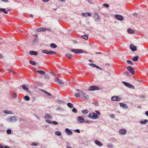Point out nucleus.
<instances>
[{
  "label": "nucleus",
  "instance_id": "864d4df0",
  "mask_svg": "<svg viewBox=\"0 0 148 148\" xmlns=\"http://www.w3.org/2000/svg\"><path fill=\"white\" fill-rule=\"evenodd\" d=\"M95 112L99 115L100 116V112L97 110H96Z\"/></svg>",
  "mask_w": 148,
  "mask_h": 148
},
{
  "label": "nucleus",
  "instance_id": "a878e982",
  "mask_svg": "<svg viewBox=\"0 0 148 148\" xmlns=\"http://www.w3.org/2000/svg\"><path fill=\"white\" fill-rule=\"evenodd\" d=\"M138 56H136L133 58L132 60L133 61H137L138 60Z\"/></svg>",
  "mask_w": 148,
  "mask_h": 148
},
{
  "label": "nucleus",
  "instance_id": "3c124183",
  "mask_svg": "<svg viewBox=\"0 0 148 148\" xmlns=\"http://www.w3.org/2000/svg\"><path fill=\"white\" fill-rule=\"evenodd\" d=\"M38 42V39L37 38H35L33 41V43H36Z\"/></svg>",
  "mask_w": 148,
  "mask_h": 148
},
{
  "label": "nucleus",
  "instance_id": "ddd939ff",
  "mask_svg": "<svg viewBox=\"0 0 148 148\" xmlns=\"http://www.w3.org/2000/svg\"><path fill=\"white\" fill-rule=\"evenodd\" d=\"M77 120L80 123H83L84 121V119L82 116H79L77 118Z\"/></svg>",
  "mask_w": 148,
  "mask_h": 148
},
{
  "label": "nucleus",
  "instance_id": "39448f33",
  "mask_svg": "<svg viewBox=\"0 0 148 148\" xmlns=\"http://www.w3.org/2000/svg\"><path fill=\"white\" fill-rule=\"evenodd\" d=\"M42 52L43 53L48 54H56V52L55 51H48L46 50H43Z\"/></svg>",
  "mask_w": 148,
  "mask_h": 148
},
{
  "label": "nucleus",
  "instance_id": "f3484780",
  "mask_svg": "<svg viewBox=\"0 0 148 148\" xmlns=\"http://www.w3.org/2000/svg\"><path fill=\"white\" fill-rule=\"evenodd\" d=\"M119 105L121 107H122L123 108H128V107L127 105L123 103H120Z\"/></svg>",
  "mask_w": 148,
  "mask_h": 148
},
{
  "label": "nucleus",
  "instance_id": "6e6d98bb",
  "mask_svg": "<svg viewBox=\"0 0 148 148\" xmlns=\"http://www.w3.org/2000/svg\"><path fill=\"white\" fill-rule=\"evenodd\" d=\"M75 131L77 133H80V131L78 129H77L75 130Z\"/></svg>",
  "mask_w": 148,
  "mask_h": 148
},
{
  "label": "nucleus",
  "instance_id": "49530a36",
  "mask_svg": "<svg viewBox=\"0 0 148 148\" xmlns=\"http://www.w3.org/2000/svg\"><path fill=\"white\" fill-rule=\"evenodd\" d=\"M103 6L105 7L108 8L109 7V5L106 3H104L103 5Z\"/></svg>",
  "mask_w": 148,
  "mask_h": 148
},
{
  "label": "nucleus",
  "instance_id": "4be33fe9",
  "mask_svg": "<svg viewBox=\"0 0 148 148\" xmlns=\"http://www.w3.org/2000/svg\"><path fill=\"white\" fill-rule=\"evenodd\" d=\"M95 143L97 145L100 146L103 145V144L98 140H96L95 141Z\"/></svg>",
  "mask_w": 148,
  "mask_h": 148
},
{
  "label": "nucleus",
  "instance_id": "f704fd0d",
  "mask_svg": "<svg viewBox=\"0 0 148 148\" xmlns=\"http://www.w3.org/2000/svg\"><path fill=\"white\" fill-rule=\"evenodd\" d=\"M127 62L128 64L131 65H133L134 64L131 61L128 60L127 61Z\"/></svg>",
  "mask_w": 148,
  "mask_h": 148
},
{
  "label": "nucleus",
  "instance_id": "7c9ffc66",
  "mask_svg": "<svg viewBox=\"0 0 148 148\" xmlns=\"http://www.w3.org/2000/svg\"><path fill=\"white\" fill-rule=\"evenodd\" d=\"M50 46L52 48H55L57 47V45L53 43H52L50 45Z\"/></svg>",
  "mask_w": 148,
  "mask_h": 148
},
{
  "label": "nucleus",
  "instance_id": "de8ad7c7",
  "mask_svg": "<svg viewBox=\"0 0 148 148\" xmlns=\"http://www.w3.org/2000/svg\"><path fill=\"white\" fill-rule=\"evenodd\" d=\"M31 145L32 146H36L37 145H38V144L37 143H31Z\"/></svg>",
  "mask_w": 148,
  "mask_h": 148
},
{
  "label": "nucleus",
  "instance_id": "393cba45",
  "mask_svg": "<svg viewBox=\"0 0 148 148\" xmlns=\"http://www.w3.org/2000/svg\"><path fill=\"white\" fill-rule=\"evenodd\" d=\"M22 88L25 91L28 92H29L28 88L26 87L25 85H23L22 86Z\"/></svg>",
  "mask_w": 148,
  "mask_h": 148
},
{
  "label": "nucleus",
  "instance_id": "69168bd1",
  "mask_svg": "<svg viewBox=\"0 0 148 148\" xmlns=\"http://www.w3.org/2000/svg\"><path fill=\"white\" fill-rule=\"evenodd\" d=\"M115 116L114 115L112 114V118H113Z\"/></svg>",
  "mask_w": 148,
  "mask_h": 148
},
{
  "label": "nucleus",
  "instance_id": "774afa93",
  "mask_svg": "<svg viewBox=\"0 0 148 148\" xmlns=\"http://www.w3.org/2000/svg\"><path fill=\"white\" fill-rule=\"evenodd\" d=\"M66 147L67 148H72L71 147H69L68 146H67Z\"/></svg>",
  "mask_w": 148,
  "mask_h": 148
},
{
  "label": "nucleus",
  "instance_id": "473e14b6",
  "mask_svg": "<svg viewBox=\"0 0 148 148\" xmlns=\"http://www.w3.org/2000/svg\"><path fill=\"white\" fill-rule=\"evenodd\" d=\"M24 99L27 101H28L29 100L30 98L28 96H25L24 97Z\"/></svg>",
  "mask_w": 148,
  "mask_h": 148
},
{
  "label": "nucleus",
  "instance_id": "c03bdc74",
  "mask_svg": "<svg viewBox=\"0 0 148 148\" xmlns=\"http://www.w3.org/2000/svg\"><path fill=\"white\" fill-rule=\"evenodd\" d=\"M72 111L74 113L77 112V110L75 108H73L72 110Z\"/></svg>",
  "mask_w": 148,
  "mask_h": 148
},
{
  "label": "nucleus",
  "instance_id": "9b49d317",
  "mask_svg": "<svg viewBox=\"0 0 148 148\" xmlns=\"http://www.w3.org/2000/svg\"><path fill=\"white\" fill-rule=\"evenodd\" d=\"M121 100V98L118 96H113L112 97V100L113 101H119Z\"/></svg>",
  "mask_w": 148,
  "mask_h": 148
},
{
  "label": "nucleus",
  "instance_id": "4d7b16f0",
  "mask_svg": "<svg viewBox=\"0 0 148 148\" xmlns=\"http://www.w3.org/2000/svg\"><path fill=\"white\" fill-rule=\"evenodd\" d=\"M5 2H8V0H1Z\"/></svg>",
  "mask_w": 148,
  "mask_h": 148
},
{
  "label": "nucleus",
  "instance_id": "603ef678",
  "mask_svg": "<svg viewBox=\"0 0 148 148\" xmlns=\"http://www.w3.org/2000/svg\"><path fill=\"white\" fill-rule=\"evenodd\" d=\"M93 103L96 106H98L99 105L98 103L96 102H93Z\"/></svg>",
  "mask_w": 148,
  "mask_h": 148
},
{
  "label": "nucleus",
  "instance_id": "6e6552de",
  "mask_svg": "<svg viewBox=\"0 0 148 148\" xmlns=\"http://www.w3.org/2000/svg\"><path fill=\"white\" fill-rule=\"evenodd\" d=\"M115 18L118 20L122 21L124 19L123 16L120 15L116 14L115 16Z\"/></svg>",
  "mask_w": 148,
  "mask_h": 148
},
{
  "label": "nucleus",
  "instance_id": "0eeeda50",
  "mask_svg": "<svg viewBox=\"0 0 148 148\" xmlns=\"http://www.w3.org/2000/svg\"><path fill=\"white\" fill-rule=\"evenodd\" d=\"M71 51L75 53H81L83 52V51L82 49H73L71 50Z\"/></svg>",
  "mask_w": 148,
  "mask_h": 148
},
{
  "label": "nucleus",
  "instance_id": "72a5a7b5",
  "mask_svg": "<svg viewBox=\"0 0 148 148\" xmlns=\"http://www.w3.org/2000/svg\"><path fill=\"white\" fill-rule=\"evenodd\" d=\"M67 105L70 108H72L73 107V104L71 103H67Z\"/></svg>",
  "mask_w": 148,
  "mask_h": 148
},
{
  "label": "nucleus",
  "instance_id": "aec40b11",
  "mask_svg": "<svg viewBox=\"0 0 148 148\" xmlns=\"http://www.w3.org/2000/svg\"><path fill=\"white\" fill-rule=\"evenodd\" d=\"M29 53L31 55L36 56L38 54V53L37 52L34 51H31L29 52Z\"/></svg>",
  "mask_w": 148,
  "mask_h": 148
},
{
  "label": "nucleus",
  "instance_id": "dca6fc26",
  "mask_svg": "<svg viewBox=\"0 0 148 148\" xmlns=\"http://www.w3.org/2000/svg\"><path fill=\"white\" fill-rule=\"evenodd\" d=\"M65 130L66 133L67 134L70 135L72 134V132L69 129L66 128L65 129Z\"/></svg>",
  "mask_w": 148,
  "mask_h": 148
},
{
  "label": "nucleus",
  "instance_id": "58836bf2",
  "mask_svg": "<svg viewBox=\"0 0 148 148\" xmlns=\"http://www.w3.org/2000/svg\"><path fill=\"white\" fill-rule=\"evenodd\" d=\"M42 91L45 92L46 94H47L49 96H51V94L50 93L47 92V91L43 90H42Z\"/></svg>",
  "mask_w": 148,
  "mask_h": 148
},
{
  "label": "nucleus",
  "instance_id": "20e7f679",
  "mask_svg": "<svg viewBox=\"0 0 148 148\" xmlns=\"http://www.w3.org/2000/svg\"><path fill=\"white\" fill-rule=\"evenodd\" d=\"M122 83L124 85L129 88L133 89L135 88V87L134 86L124 81L122 82Z\"/></svg>",
  "mask_w": 148,
  "mask_h": 148
},
{
  "label": "nucleus",
  "instance_id": "c9c22d12",
  "mask_svg": "<svg viewBox=\"0 0 148 148\" xmlns=\"http://www.w3.org/2000/svg\"><path fill=\"white\" fill-rule=\"evenodd\" d=\"M123 73L125 75L127 76H130V73L128 72H124Z\"/></svg>",
  "mask_w": 148,
  "mask_h": 148
},
{
  "label": "nucleus",
  "instance_id": "412c9836",
  "mask_svg": "<svg viewBox=\"0 0 148 148\" xmlns=\"http://www.w3.org/2000/svg\"><path fill=\"white\" fill-rule=\"evenodd\" d=\"M45 119L48 118L50 119H52V117L50 114H45Z\"/></svg>",
  "mask_w": 148,
  "mask_h": 148
},
{
  "label": "nucleus",
  "instance_id": "423d86ee",
  "mask_svg": "<svg viewBox=\"0 0 148 148\" xmlns=\"http://www.w3.org/2000/svg\"><path fill=\"white\" fill-rule=\"evenodd\" d=\"M127 69L132 74H135V71L134 69L130 66H128L127 67Z\"/></svg>",
  "mask_w": 148,
  "mask_h": 148
},
{
  "label": "nucleus",
  "instance_id": "09e8293b",
  "mask_svg": "<svg viewBox=\"0 0 148 148\" xmlns=\"http://www.w3.org/2000/svg\"><path fill=\"white\" fill-rule=\"evenodd\" d=\"M57 101L58 103H64V102L61 100H58Z\"/></svg>",
  "mask_w": 148,
  "mask_h": 148
},
{
  "label": "nucleus",
  "instance_id": "13d9d810",
  "mask_svg": "<svg viewBox=\"0 0 148 148\" xmlns=\"http://www.w3.org/2000/svg\"><path fill=\"white\" fill-rule=\"evenodd\" d=\"M3 148H10L9 147V146H3Z\"/></svg>",
  "mask_w": 148,
  "mask_h": 148
},
{
  "label": "nucleus",
  "instance_id": "b1692460",
  "mask_svg": "<svg viewBox=\"0 0 148 148\" xmlns=\"http://www.w3.org/2000/svg\"><path fill=\"white\" fill-rule=\"evenodd\" d=\"M9 121L10 122L15 121H16V119L15 116H13L10 118Z\"/></svg>",
  "mask_w": 148,
  "mask_h": 148
},
{
  "label": "nucleus",
  "instance_id": "a211bd4d",
  "mask_svg": "<svg viewBox=\"0 0 148 148\" xmlns=\"http://www.w3.org/2000/svg\"><path fill=\"white\" fill-rule=\"evenodd\" d=\"M55 81L57 83H59L60 84H63V83L62 82V80L58 78H55Z\"/></svg>",
  "mask_w": 148,
  "mask_h": 148
},
{
  "label": "nucleus",
  "instance_id": "f257e3e1",
  "mask_svg": "<svg viewBox=\"0 0 148 148\" xmlns=\"http://www.w3.org/2000/svg\"><path fill=\"white\" fill-rule=\"evenodd\" d=\"M76 91L78 93H79L80 97L83 98H85L86 99H88V96L86 93H84L82 90H81L77 89H76Z\"/></svg>",
  "mask_w": 148,
  "mask_h": 148
},
{
  "label": "nucleus",
  "instance_id": "052dcab7",
  "mask_svg": "<svg viewBox=\"0 0 148 148\" xmlns=\"http://www.w3.org/2000/svg\"><path fill=\"white\" fill-rule=\"evenodd\" d=\"M88 1L89 3H92V1L91 0H88Z\"/></svg>",
  "mask_w": 148,
  "mask_h": 148
},
{
  "label": "nucleus",
  "instance_id": "79ce46f5",
  "mask_svg": "<svg viewBox=\"0 0 148 148\" xmlns=\"http://www.w3.org/2000/svg\"><path fill=\"white\" fill-rule=\"evenodd\" d=\"M132 15L135 17L137 18L138 17V15L136 13H133Z\"/></svg>",
  "mask_w": 148,
  "mask_h": 148
},
{
  "label": "nucleus",
  "instance_id": "2eb2a0df",
  "mask_svg": "<svg viewBox=\"0 0 148 148\" xmlns=\"http://www.w3.org/2000/svg\"><path fill=\"white\" fill-rule=\"evenodd\" d=\"M126 130L124 129H121L119 131V133L123 135H124L126 133Z\"/></svg>",
  "mask_w": 148,
  "mask_h": 148
},
{
  "label": "nucleus",
  "instance_id": "e2e57ef3",
  "mask_svg": "<svg viewBox=\"0 0 148 148\" xmlns=\"http://www.w3.org/2000/svg\"><path fill=\"white\" fill-rule=\"evenodd\" d=\"M3 148V146L1 144H0V148Z\"/></svg>",
  "mask_w": 148,
  "mask_h": 148
},
{
  "label": "nucleus",
  "instance_id": "37998d69",
  "mask_svg": "<svg viewBox=\"0 0 148 148\" xmlns=\"http://www.w3.org/2000/svg\"><path fill=\"white\" fill-rule=\"evenodd\" d=\"M7 133L8 134H10L11 133V131L10 129L8 130L7 131Z\"/></svg>",
  "mask_w": 148,
  "mask_h": 148
},
{
  "label": "nucleus",
  "instance_id": "bb28decb",
  "mask_svg": "<svg viewBox=\"0 0 148 148\" xmlns=\"http://www.w3.org/2000/svg\"><path fill=\"white\" fill-rule=\"evenodd\" d=\"M127 32L130 34H133L134 32V31L131 28H129L127 30Z\"/></svg>",
  "mask_w": 148,
  "mask_h": 148
},
{
  "label": "nucleus",
  "instance_id": "a18cd8bd",
  "mask_svg": "<svg viewBox=\"0 0 148 148\" xmlns=\"http://www.w3.org/2000/svg\"><path fill=\"white\" fill-rule=\"evenodd\" d=\"M47 122L49 123H52V121H51V120H49L48 119H46L45 120Z\"/></svg>",
  "mask_w": 148,
  "mask_h": 148
},
{
  "label": "nucleus",
  "instance_id": "680f3d73",
  "mask_svg": "<svg viewBox=\"0 0 148 148\" xmlns=\"http://www.w3.org/2000/svg\"><path fill=\"white\" fill-rule=\"evenodd\" d=\"M90 62H93V60L91 59H89L88 60Z\"/></svg>",
  "mask_w": 148,
  "mask_h": 148
},
{
  "label": "nucleus",
  "instance_id": "a19ab883",
  "mask_svg": "<svg viewBox=\"0 0 148 148\" xmlns=\"http://www.w3.org/2000/svg\"><path fill=\"white\" fill-rule=\"evenodd\" d=\"M75 96L76 97H80L79 93H75Z\"/></svg>",
  "mask_w": 148,
  "mask_h": 148
},
{
  "label": "nucleus",
  "instance_id": "6ab92c4d",
  "mask_svg": "<svg viewBox=\"0 0 148 148\" xmlns=\"http://www.w3.org/2000/svg\"><path fill=\"white\" fill-rule=\"evenodd\" d=\"M36 72L38 74L42 75H44L45 74V71L41 70H37Z\"/></svg>",
  "mask_w": 148,
  "mask_h": 148
},
{
  "label": "nucleus",
  "instance_id": "5701e85b",
  "mask_svg": "<svg viewBox=\"0 0 148 148\" xmlns=\"http://www.w3.org/2000/svg\"><path fill=\"white\" fill-rule=\"evenodd\" d=\"M82 15L84 16H91V14L90 13H82Z\"/></svg>",
  "mask_w": 148,
  "mask_h": 148
},
{
  "label": "nucleus",
  "instance_id": "f8f14e48",
  "mask_svg": "<svg viewBox=\"0 0 148 148\" xmlns=\"http://www.w3.org/2000/svg\"><path fill=\"white\" fill-rule=\"evenodd\" d=\"M89 65L92 67H95L97 69H100V70H102V69L99 66H97L95 64L92 63H90L89 64Z\"/></svg>",
  "mask_w": 148,
  "mask_h": 148
},
{
  "label": "nucleus",
  "instance_id": "ea45409f",
  "mask_svg": "<svg viewBox=\"0 0 148 148\" xmlns=\"http://www.w3.org/2000/svg\"><path fill=\"white\" fill-rule=\"evenodd\" d=\"M29 63L31 64L34 65H36V63L33 61H32V60L30 61L29 62Z\"/></svg>",
  "mask_w": 148,
  "mask_h": 148
},
{
  "label": "nucleus",
  "instance_id": "cd10ccee",
  "mask_svg": "<svg viewBox=\"0 0 148 148\" xmlns=\"http://www.w3.org/2000/svg\"><path fill=\"white\" fill-rule=\"evenodd\" d=\"M65 56L69 59H71L73 57V56L71 54L69 53H67L65 55Z\"/></svg>",
  "mask_w": 148,
  "mask_h": 148
},
{
  "label": "nucleus",
  "instance_id": "9d476101",
  "mask_svg": "<svg viewBox=\"0 0 148 148\" xmlns=\"http://www.w3.org/2000/svg\"><path fill=\"white\" fill-rule=\"evenodd\" d=\"M46 30H50V29H46L45 28H38L36 29V31L37 32H44Z\"/></svg>",
  "mask_w": 148,
  "mask_h": 148
},
{
  "label": "nucleus",
  "instance_id": "5fc2aeb1",
  "mask_svg": "<svg viewBox=\"0 0 148 148\" xmlns=\"http://www.w3.org/2000/svg\"><path fill=\"white\" fill-rule=\"evenodd\" d=\"M16 97V93H14V96H13V98H15Z\"/></svg>",
  "mask_w": 148,
  "mask_h": 148
},
{
  "label": "nucleus",
  "instance_id": "c85d7f7f",
  "mask_svg": "<svg viewBox=\"0 0 148 148\" xmlns=\"http://www.w3.org/2000/svg\"><path fill=\"white\" fill-rule=\"evenodd\" d=\"M0 11L1 12H3L4 13H5L6 14H7L8 13V12L7 11H6L4 8H0Z\"/></svg>",
  "mask_w": 148,
  "mask_h": 148
},
{
  "label": "nucleus",
  "instance_id": "7ed1b4c3",
  "mask_svg": "<svg viewBox=\"0 0 148 148\" xmlns=\"http://www.w3.org/2000/svg\"><path fill=\"white\" fill-rule=\"evenodd\" d=\"M99 87L96 86H90L88 88V90L89 91H93L97 90H99Z\"/></svg>",
  "mask_w": 148,
  "mask_h": 148
},
{
  "label": "nucleus",
  "instance_id": "4468645a",
  "mask_svg": "<svg viewBox=\"0 0 148 148\" xmlns=\"http://www.w3.org/2000/svg\"><path fill=\"white\" fill-rule=\"evenodd\" d=\"M130 48L133 51H135L137 50L136 47L133 44L130 45Z\"/></svg>",
  "mask_w": 148,
  "mask_h": 148
},
{
  "label": "nucleus",
  "instance_id": "e433bc0d",
  "mask_svg": "<svg viewBox=\"0 0 148 148\" xmlns=\"http://www.w3.org/2000/svg\"><path fill=\"white\" fill-rule=\"evenodd\" d=\"M82 37L86 40H87L88 38V36L87 35H84L82 36Z\"/></svg>",
  "mask_w": 148,
  "mask_h": 148
},
{
  "label": "nucleus",
  "instance_id": "1a4fd4ad",
  "mask_svg": "<svg viewBox=\"0 0 148 148\" xmlns=\"http://www.w3.org/2000/svg\"><path fill=\"white\" fill-rule=\"evenodd\" d=\"M94 18L95 21L99 22L100 20V18L98 14L97 13H95L94 16Z\"/></svg>",
  "mask_w": 148,
  "mask_h": 148
},
{
  "label": "nucleus",
  "instance_id": "0e129e2a",
  "mask_svg": "<svg viewBox=\"0 0 148 148\" xmlns=\"http://www.w3.org/2000/svg\"><path fill=\"white\" fill-rule=\"evenodd\" d=\"M95 53L97 54H101V53L100 52H96Z\"/></svg>",
  "mask_w": 148,
  "mask_h": 148
},
{
  "label": "nucleus",
  "instance_id": "c756f323",
  "mask_svg": "<svg viewBox=\"0 0 148 148\" xmlns=\"http://www.w3.org/2000/svg\"><path fill=\"white\" fill-rule=\"evenodd\" d=\"M82 112L84 114H87L88 112V111L87 109L82 110Z\"/></svg>",
  "mask_w": 148,
  "mask_h": 148
},
{
  "label": "nucleus",
  "instance_id": "338daca9",
  "mask_svg": "<svg viewBox=\"0 0 148 148\" xmlns=\"http://www.w3.org/2000/svg\"><path fill=\"white\" fill-rule=\"evenodd\" d=\"M30 16L31 18H33V15L32 14H30Z\"/></svg>",
  "mask_w": 148,
  "mask_h": 148
},
{
  "label": "nucleus",
  "instance_id": "f03ea898",
  "mask_svg": "<svg viewBox=\"0 0 148 148\" xmlns=\"http://www.w3.org/2000/svg\"><path fill=\"white\" fill-rule=\"evenodd\" d=\"M88 117L90 118L96 119L98 118V116L94 113H90L89 114Z\"/></svg>",
  "mask_w": 148,
  "mask_h": 148
},
{
  "label": "nucleus",
  "instance_id": "8fccbe9b",
  "mask_svg": "<svg viewBox=\"0 0 148 148\" xmlns=\"http://www.w3.org/2000/svg\"><path fill=\"white\" fill-rule=\"evenodd\" d=\"M51 124H53L54 125H56V124H58V123L56 121H52Z\"/></svg>",
  "mask_w": 148,
  "mask_h": 148
},
{
  "label": "nucleus",
  "instance_id": "4c0bfd02",
  "mask_svg": "<svg viewBox=\"0 0 148 148\" xmlns=\"http://www.w3.org/2000/svg\"><path fill=\"white\" fill-rule=\"evenodd\" d=\"M55 133L56 135L58 136H60L61 134V132L58 131H56L55 132Z\"/></svg>",
  "mask_w": 148,
  "mask_h": 148
},
{
  "label": "nucleus",
  "instance_id": "2f4dec72",
  "mask_svg": "<svg viewBox=\"0 0 148 148\" xmlns=\"http://www.w3.org/2000/svg\"><path fill=\"white\" fill-rule=\"evenodd\" d=\"M148 122V120H145L143 121H141L140 122V123L142 124H145L147 123Z\"/></svg>",
  "mask_w": 148,
  "mask_h": 148
},
{
  "label": "nucleus",
  "instance_id": "bf43d9fd",
  "mask_svg": "<svg viewBox=\"0 0 148 148\" xmlns=\"http://www.w3.org/2000/svg\"><path fill=\"white\" fill-rule=\"evenodd\" d=\"M145 114H146V115L147 116H148V111H146V112H145Z\"/></svg>",
  "mask_w": 148,
  "mask_h": 148
}]
</instances>
